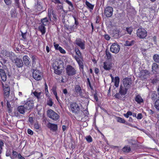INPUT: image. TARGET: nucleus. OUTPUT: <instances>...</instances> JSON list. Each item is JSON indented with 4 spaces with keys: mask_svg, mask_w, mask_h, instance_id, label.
Here are the masks:
<instances>
[{
    "mask_svg": "<svg viewBox=\"0 0 159 159\" xmlns=\"http://www.w3.org/2000/svg\"><path fill=\"white\" fill-rule=\"evenodd\" d=\"M69 109L75 114H77L80 111V107L76 102H72L70 104Z\"/></svg>",
    "mask_w": 159,
    "mask_h": 159,
    "instance_id": "nucleus-1",
    "label": "nucleus"
},
{
    "mask_svg": "<svg viewBox=\"0 0 159 159\" xmlns=\"http://www.w3.org/2000/svg\"><path fill=\"white\" fill-rule=\"evenodd\" d=\"M66 75L69 76L75 75L77 72L75 68L70 65H68L66 66Z\"/></svg>",
    "mask_w": 159,
    "mask_h": 159,
    "instance_id": "nucleus-2",
    "label": "nucleus"
},
{
    "mask_svg": "<svg viewBox=\"0 0 159 159\" xmlns=\"http://www.w3.org/2000/svg\"><path fill=\"white\" fill-rule=\"evenodd\" d=\"M136 35L140 39H143L147 36V32L144 29L139 28L137 30Z\"/></svg>",
    "mask_w": 159,
    "mask_h": 159,
    "instance_id": "nucleus-3",
    "label": "nucleus"
},
{
    "mask_svg": "<svg viewBox=\"0 0 159 159\" xmlns=\"http://www.w3.org/2000/svg\"><path fill=\"white\" fill-rule=\"evenodd\" d=\"M48 116L50 119L54 120H57L59 119V115L52 109H49L47 111Z\"/></svg>",
    "mask_w": 159,
    "mask_h": 159,
    "instance_id": "nucleus-4",
    "label": "nucleus"
},
{
    "mask_svg": "<svg viewBox=\"0 0 159 159\" xmlns=\"http://www.w3.org/2000/svg\"><path fill=\"white\" fill-rule=\"evenodd\" d=\"M52 66L55 74L59 75L61 74L62 70L58 61L54 62L52 64Z\"/></svg>",
    "mask_w": 159,
    "mask_h": 159,
    "instance_id": "nucleus-5",
    "label": "nucleus"
},
{
    "mask_svg": "<svg viewBox=\"0 0 159 159\" xmlns=\"http://www.w3.org/2000/svg\"><path fill=\"white\" fill-rule=\"evenodd\" d=\"M32 76L33 78L37 81L40 80L43 77L42 73L37 70H33Z\"/></svg>",
    "mask_w": 159,
    "mask_h": 159,
    "instance_id": "nucleus-6",
    "label": "nucleus"
},
{
    "mask_svg": "<svg viewBox=\"0 0 159 159\" xmlns=\"http://www.w3.org/2000/svg\"><path fill=\"white\" fill-rule=\"evenodd\" d=\"M75 43V44L81 49L84 50L85 48V41L80 38H77Z\"/></svg>",
    "mask_w": 159,
    "mask_h": 159,
    "instance_id": "nucleus-7",
    "label": "nucleus"
},
{
    "mask_svg": "<svg viewBox=\"0 0 159 159\" xmlns=\"http://www.w3.org/2000/svg\"><path fill=\"white\" fill-rule=\"evenodd\" d=\"M120 49V46L117 43H114L111 46L110 50L111 52L114 53H118Z\"/></svg>",
    "mask_w": 159,
    "mask_h": 159,
    "instance_id": "nucleus-8",
    "label": "nucleus"
},
{
    "mask_svg": "<svg viewBox=\"0 0 159 159\" xmlns=\"http://www.w3.org/2000/svg\"><path fill=\"white\" fill-rule=\"evenodd\" d=\"M113 9L112 7L108 6L106 7L104 10V14L107 17H111L113 13Z\"/></svg>",
    "mask_w": 159,
    "mask_h": 159,
    "instance_id": "nucleus-9",
    "label": "nucleus"
},
{
    "mask_svg": "<svg viewBox=\"0 0 159 159\" xmlns=\"http://www.w3.org/2000/svg\"><path fill=\"white\" fill-rule=\"evenodd\" d=\"M1 84L4 91V96L5 97L8 98L9 97L10 94V87L7 84L4 85L3 83L2 82H1Z\"/></svg>",
    "mask_w": 159,
    "mask_h": 159,
    "instance_id": "nucleus-10",
    "label": "nucleus"
},
{
    "mask_svg": "<svg viewBox=\"0 0 159 159\" xmlns=\"http://www.w3.org/2000/svg\"><path fill=\"white\" fill-rule=\"evenodd\" d=\"M74 58L79 65L80 70H81L82 72L83 73L84 72V65L82 62L83 59L82 60L81 58H79L77 57V56H76L74 57Z\"/></svg>",
    "mask_w": 159,
    "mask_h": 159,
    "instance_id": "nucleus-11",
    "label": "nucleus"
},
{
    "mask_svg": "<svg viewBox=\"0 0 159 159\" xmlns=\"http://www.w3.org/2000/svg\"><path fill=\"white\" fill-rule=\"evenodd\" d=\"M131 80L130 78H126L123 80V84L124 87L127 88L130 87V85L131 84Z\"/></svg>",
    "mask_w": 159,
    "mask_h": 159,
    "instance_id": "nucleus-12",
    "label": "nucleus"
},
{
    "mask_svg": "<svg viewBox=\"0 0 159 159\" xmlns=\"http://www.w3.org/2000/svg\"><path fill=\"white\" fill-rule=\"evenodd\" d=\"M103 67L104 70L109 71L112 68V63L111 62L105 61L103 63Z\"/></svg>",
    "mask_w": 159,
    "mask_h": 159,
    "instance_id": "nucleus-13",
    "label": "nucleus"
},
{
    "mask_svg": "<svg viewBox=\"0 0 159 159\" xmlns=\"http://www.w3.org/2000/svg\"><path fill=\"white\" fill-rule=\"evenodd\" d=\"M26 110H29L33 108L34 103L32 101H29L26 102L24 105Z\"/></svg>",
    "mask_w": 159,
    "mask_h": 159,
    "instance_id": "nucleus-14",
    "label": "nucleus"
},
{
    "mask_svg": "<svg viewBox=\"0 0 159 159\" xmlns=\"http://www.w3.org/2000/svg\"><path fill=\"white\" fill-rule=\"evenodd\" d=\"M47 127L49 128L50 130L53 131H55L57 129V124L51 123L49 122L47 125Z\"/></svg>",
    "mask_w": 159,
    "mask_h": 159,
    "instance_id": "nucleus-15",
    "label": "nucleus"
},
{
    "mask_svg": "<svg viewBox=\"0 0 159 159\" xmlns=\"http://www.w3.org/2000/svg\"><path fill=\"white\" fill-rule=\"evenodd\" d=\"M74 92L75 93L79 94L81 96L82 95V89L80 86L78 84L75 85L74 87Z\"/></svg>",
    "mask_w": 159,
    "mask_h": 159,
    "instance_id": "nucleus-16",
    "label": "nucleus"
},
{
    "mask_svg": "<svg viewBox=\"0 0 159 159\" xmlns=\"http://www.w3.org/2000/svg\"><path fill=\"white\" fill-rule=\"evenodd\" d=\"M23 60L25 65L29 67L30 66V59L27 55H25L23 57Z\"/></svg>",
    "mask_w": 159,
    "mask_h": 159,
    "instance_id": "nucleus-17",
    "label": "nucleus"
},
{
    "mask_svg": "<svg viewBox=\"0 0 159 159\" xmlns=\"http://www.w3.org/2000/svg\"><path fill=\"white\" fill-rule=\"evenodd\" d=\"M0 75L2 80L4 82H5L7 80V76L4 70L0 69Z\"/></svg>",
    "mask_w": 159,
    "mask_h": 159,
    "instance_id": "nucleus-18",
    "label": "nucleus"
},
{
    "mask_svg": "<svg viewBox=\"0 0 159 159\" xmlns=\"http://www.w3.org/2000/svg\"><path fill=\"white\" fill-rule=\"evenodd\" d=\"M152 71L153 73L157 74L159 72V66L156 63H153L152 65Z\"/></svg>",
    "mask_w": 159,
    "mask_h": 159,
    "instance_id": "nucleus-19",
    "label": "nucleus"
},
{
    "mask_svg": "<svg viewBox=\"0 0 159 159\" xmlns=\"http://www.w3.org/2000/svg\"><path fill=\"white\" fill-rule=\"evenodd\" d=\"M128 88L120 86L119 89V92L121 94V96H124L127 92Z\"/></svg>",
    "mask_w": 159,
    "mask_h": 159,
    "instance_id": "nucleus-20",
    "label": "nucleus"
},
{
    "mask_svg": "<svg viewBox=\"0 0 159 159\" xmlns=\"http://www.w3.org/2000/svg\"><path fill=\"white\" fill-rule=\"evenodd\" d=\"M15 60V63L18 67H21L23 66V64L21 59L16 58Z\"/></svg>",
    "mask_w": 159,
    "mask_h": 159,
    "instance_id": "nucleus-21",
    "label": "nucleus"
},
{
    "mask_svg": "<svg viewBox=\"0 0 159 159\" xmlns=\"http://www.w3.org/2000/svg\"><path fill=\"white\" fill-rule=\"evenodd\" d=\"M111 78L112 81L113 80H114L115 85L116 87H118L119 85L120 82V78L118 76H116L115 78V80L114 77L112 76L111 75Z\"/></svg>",
    "mask_w": 159,
    "mask_h": 159,
    "instance_id": "nucleus-22",
    "label": "nucleus"
},
{
    "mask_svg": "<svg viewBox=\"0 0 159 159\" xmlns=\"http://www.w3.org/2000/svg\"><path fill=\"white\" fill-rule=\"evenodd\" d=\"M17 110L20 114H23L25 113L26 110L23 105L18 106L17 108Z\"/></svg>",
    "mask_w": 159,
    "mask_h": 159,
    "instance_id": "nucleus-23",
    "label": "nucleus"
},
{
    "mask_svg": "<svg viewBox=\"0 0 159 159\" xmlns=\"http://www.w3.org/2000/svg\"><path fill=\"white\" fill-rule=\"evenodd\" d=\"M49 22L47 17H45L41 19V23L39 24H41L45 26L48 25Z\"/></svg>",
    "mask_w": 159,
    "mask_h": 159,
    "instance_id": "nucleus-24",
    "label": "nucleus"
},
{
    "mask_svg": "<svg viewBox=\"0 0 159 159\" xmlns=\"http://www.w3.org/2000/svg\"><path fill=\"white\" fill-rule=\"evenodd\" d=\"M135 101L138 104H141L143 102V100L141 96L138 94L136 96L135 98Z\"/></svg>",
    "mask_w": 159,
    "mask_h": 159,
    "instance_id": "nucleus-25",
    "label": "nucleus"
},
{
    "mask_svg": "<svg viewBox=\"0 0 159 159\" xmlns=\"http://www.w3.org/2000/svg\"><path fill=\"white\" fill-rule=\"evenodd\" d=\"M121 150L124 153H129L131 151V148L130 146L125 145L122 149Z\"/></svg>",
    "mask_w": 159,
    "mask_h": 159,
    "instance_id": "nucleus-26",
    "label": "nucleus"
},
{
    "mask_svg": "<svg viewBox=\"0 0 159 159\" xmlns=\"http://www.w3.org/2000/svg\"><path fill=\"white\" fill-rule=\"evenodd\" d=\"M40 24L38 27V29L39 31L43 35L46 33V28L45 26Z\"/></svg>",
    "mask_w": 159,
    "mask_h": 159,
    "instance_id": "nucleus-27",
    "label": "nucleus"
},
{
    "mask_svg": "<svg viewBox=\"0 0 159 159\" xmlns=\"http://www.w3.org/2000/svg\"><path fill=\"white\" fill-rule=\"evenodd\" d=\"M10 14L11 17L16 18L17 17V12L15 8H12L10 11Z\"/></svg>",
    "mask_w": 159,
    "mask_h": 159,
    "instance_id": "nucleus-28",
    "label": "nucleus"
},
{
    "mask_svg": "<svg viewBox=\"0 0 159 159\" xmlns=\"http://www.w3.org/2000/svg\"><path fill=\"white\" fill-rule=\"evenodd\" d=\"M105 54V57H106L107 60H110L112 59L111 54L107 49L106 50Z\"/></svg>",
    "mask_w": 159,
    "mask_h": 159,
    "instance_id": "nucleus-29",
    "label": "nucleus"
},
{
    "mask_svg": "<svg viewBox=\"0 0 159 159\" xmlns=\"http://www.w3.org/2000/svg\"><path fill=\"white\" fill-rule=\"evenodd\" d=\"M149 74V71L146 70H143L140 71L141 75L143 76L144 78H146V75H148Z\"/></svg>",
    "mask_w": 159,
    "mask_h": 159,
    "instance_id": "nucleus-30",
    "label": "nucleus"
},
{
    "mask_svg": "<svg viewBox=\"0 0 159 159\" xmlns=\"http://www.w3.org/2000/svg\"><path fill=\"white\" fill-rule=\"evenodd\" d=\"M75 51L76 54L78 56L77 57L79 58H81L82 60L83 57L82 56L81 53L79 49L78 48H75Z\"/></svg>",
    "mask_w": 159,
    "mask_h": 159,
    "instance_id": "nucleus-31",
    "label": "nucleus"
},
{
    "mask_svg": "<svg viewBox=\"0 0 159 159\" xmlns=\"http://www.w3.org/2000/svg\"><path fill=\"white\" fill-rule=\"evenodd\" d=\"M153 59L156 63H159V55L156 54L153 56Z\"/></svg>",
    "mask_w": 159,
    "mask_h": 159,
    "instance_id": "nucleus-32",
    "label": "nucleus"
},
{
    "mask_svg": "<svg viewBox=\"0 0 159 159\" xmlns=\"http://www.w3.org/2000/svg\"><path fill=\"white\" fill-rule=\"evenodd\" d=\"M41 2L38 1L37 2V6L36 8L37 11H41L43 10V6Z\"/></svg>",
    "mask_w": 159,
    "mask_h": 159,
    "instance_id": "nucleus-33",
    "label": "nucleus"
},
{
    "mask_svg": "<svg viewBox=\"0 0 159 159\" xmlns=\"http://www.w3.org/2000/svg\"><path fill=\"white\" fill-rule=\"evenodd\" d=\"M135 43V41L134 40L131 41H126L125 43V45L127 46H130L133 45Z\"/></svg>",
    "mask_w": 159,
    "mask_h": 159,
    "instance_id": "nucleus-34",
    "label": "nucleus"
},
{
    "mask_svg": "<svg viewBox=\"0 0 159 159\" xmlns=\"http://www.w3.org/2000/svg\"><path fill=\"white\" fill-rule=\"evenodd\" d=\"M85 4L88 8L90 9L91 10L93 9L94 7V5L92 4L88 1H86L85 2Z\"/></svg>",
    "mask_w": 159,
    "mask_h": 159,
    "instance_id": "nucleus-35",
    "label": "nucleus"
},
{
    "mask_svg": "<svg viewBox=\"0 0 159 159\" xmlns=\"http://www.w3.org/2000/svg\"><path fill=\"white\" fill-rule=\"evenodd\" d=\"M157 97V93L156 91H153L152 92L151 97L152 100L155 101Z\"/></svg>",
    "mask_w": 159,
    "mask_h": 159,
    "instance_id": "nucleus-36",
    "label": "nucleus"
},
{
    "mask_svg": "<svg viewBox=\"0 0 159 159\" xmlns=\"http://www.w3.org/2000/svg\"><path fill=\"white\" fill-rule=\"evenodd\" d=\"M32 59V66L33 67H34L36 64V57L34 55H32L31 57Z\"/></svg>",
    "mask_w": 159,
    "mask_h": 159,
    "instance_id": "nucleus-37",
    "label": "nucleus"
},
{
    "mask_svg": "<svg viewBox=\"0 0 159 159\" xmlns=\"http://www.w3.org/2000/svg\"><path fill=\"white\" fill-rule=\"evenodd\" d=\"M33 93L38 99H40V95L41 93V92H38L36 91H35Z\"/></svg>",
    "mask_w": 159,
    "mask_h": 159,
    "instance_id": "nucleus-38",
    "label": "nucleus"
},
{
    "mask_svg": "<svg viewBox=\"0 0 159 159\" xmlns=\"http://www.w3.org/2000/svg\"><path fill=\"white\" fill-rule=\"evenodd\" d=\"M65 2L69 5V6L70 7L71 10H73L74 9V6L71 2L69 0H65Z\"/></svg>",
    "mask_w": 159,
    "mask_h": 159,
    "instance_id": "nucleus-39",
    "label": "nucleus"
},
{
    "mask_svg": "<svg viewBox=\"0 0 159 159\" xmlns=\"http://www.w3.org/2000/svg\"><path fill=\"white\" fill-rule=\"evenodd\" d=\"M53 104V102L52 101V99L50 98L48 99L47 100V104L50 107H52Z\"/></svg>",
    "mask_w": 159,
    "mask_h": 159,
    "instance_id": "nucleus-40",
    "label": "nucleus"
},
{
    "mask_svg": "<svg viewBox=\"0 0 159 159\" xmlns=\"http://www.w3.org/2000/svg\"><path fill=\"white\" fill-rule=\"evenodd\" d=\"M126 31L127 32V33L131 34L133 31V28L132 27H127L126 28Z\"/></svg>",
    "mask_w": 159,
    "mask_h": 159,
    "instance_id": "nucleus-41",
    "label": "nucleus"
},
{
    "mask_svg": "<svg viewBox=\"0 0 159 159\" xmlns=\"http://www.w3.org/2000/svg\"><path fill=\"white\" fill-rule=\"evenodd\" d=\"M117 121L120 123H125V120L121 117H118L117 118Z\"/></svg>",
    "mask_w": 159,
    "mask_h": 159,
    "instance_id": "nucleus-42",
    "label": "nucleus"
},
{
    "mask_svg": "<svg viewBox=\"0 0 159 159\" xmlns=\"http://www.w3.org/2000/svg\"><path fill=\"white\" fill-rule=\"evenodd\" d=\"M154 105L156 108L159 111V99L156 100L154 103Z\"/></svg>",
    "mask_w": 159,
    "mask_h": 159,
    "instance_id": "nucleus-43",
    "label": "nucleus"
},
{
    "mask_svg": "<svg viewBox=\"0 0 159 159\" xmlns=\"http://www.w3.org/2000/svg\"><path fill=\"white\" fill-rule=\"evenodd\" d=\"M114 96L116 98L121 99L123 96H121V94L119 92L118 93H116Z\"/></svg>",
    "mask_w": 159,
    "mask_h": 159,
    "instance_id": "nucleus-44",
    "label": "nucleus"
},
{
    "mask_svg": "<svg viewBox=\"0 0 159 159\" xmlns=\"http://www.w3.org/2000/svg\"><path fill=\"white\" fill-rule=\"evenodd\" d=\"M4 145V144L3 141L2 140H0V154H1L2 152V151Z\"/></svg>",
    "mask_w": 159,
    "mask_h": 159,
    "instance_id": "nucleus-45",
    "label": "nucleus"
},
{
    "mask_svg": "<svg viewBox=\"0 0 159 159\" xmlns=\"http://www.w3.org/2000/svg\"><path fill=\"white\" fill-rule=\"evenodd\" d=\"M123 115L126 118H128L129 116L132 115V113L131 111H128L126 113L124 114Z\"/></svg>",
    "mask_w": 159,
    "mask_h": 159,
    "instance_id": "nucleus-46",
    "label": "nucleus"
},
{
    "mask_svg": "<svg viewBox=\"0 0 159 159\" xmlns=\"http://www.w3.org/2000/svg\"><path fill=\"white\" fill-rule=\"evenodd\" d=\"M11 152L10 150H7L6 152V156L7 157H10L11 159H14V157H12L11 156Z\"/></svg>",
    "mask_w": 159,
    "mask_h": 159,
    "instance_id": "nucleus-47",
    "label": "nucleus"
},
{
    "mask_svg": "<svg viewBox=\"0 0 159 159\" xmlns=\"http://www.w3.org/2000/svg\"><path fill=\"white\" fill-rule=\"evenodd\" d=\"M86 139L87 141L89 143L92 142L93 141L92 138L90 135L87 136L86 137Z\"/></svg>",
    "mask_w": 159,
    "mask_h": 159,
    "instance_id": "nucleus-48",
    "label": "nucleus"
},
{
    "mask_svg": "<svg viewBox=\"0 0 159 159\" xmlns=\"http://www.w3.org/2000/svg\"><path fill=\"white\" fill-rule=\"evenodd\" d=\"M78 26H75V25H73L72 26H70L69 29V31H74V30L77 29Z\"/></svg>",
    "mask_w": 159,
    "mask_h": 159,
    "instance_id": "nucleus-49",
    "label": "nucleus"
},
{
    "mask_svg": "<svg viewBox=\"0 0 159 159\" xmlns=\"http://www.w3.org/2000/svg\"><path fill=\"white\" fill-rule=\"evenodd\" d=\"M52 92L53 94L56 97L57 96V93L56 91V87H53L52 89Z\"/></svg>",
    "mask_w": 159,
    "mask_h": 159,
    "instance_id": "nucleus-50",
    "label": "nucleus"
},
{
    "mask_svg": "<svg viewBox=\"0 0 159 159\" xmlns=\"http://www.w3.org/2000/svg\"><path fill=\"white\" fill-rule=\"evenodd\" d=\"M4 1L5 3L7 5H10L12 3L11 0H4Z\"/></svg>",
    "mask_w": 159,
    "mask_h": 159,
    "instance_id": "nucleus-51",
    "label": "nucleus"
},
{
    "mask_svg": "<svg viewBox=\"0 0 159 159\" xmlns=\"http://www.w3.org/2000/svg\"><path fill=\"white\" fill-rule=\"evenodd\" d=\"M58 50L61 53L64 54L66 53V51L65 50L61 47H60L59 48Z\"/></svg>",
    "mask_w": 159,
    "mask_h": 159,
    "instance_id": "nucleus-52",
    "label": "nucleus"
},
{
    "mask_svg": "<svg viewBox=\"0 0 159 159\" xmlns=\"http://www.w3.org/2000/svg\"><path fill=\"white\" fill-rule=\"evenodd\" d=\"M87 85L89 86L91 90L93 89V88L91 85L90 80L89 78H87Z\"/></svg>",
    "mask_w": 159,
    "mask_h": 159,
    "instance_id": "nucleus-53",
    "label": "nucleus"
},
{
    "mask_svg": "<svg viewBox=\"0 0 159 159\" xmlns=\"http://www.w3.org/2000/svg\"><path fill=\"white\" fill-rule=\"evenodd\" d=\"M16 6L18 8H19L20 7V3L19 2V0H14Z\"/></svg>",
    "mask_w": 159,
    "mask_h": 159,
    "instance_id": "nucleus-54",
    "label": "nucleus"
},
{
    "mask_svg": "<svg viewBox=\"0 0 159 159\" xmlns=\"http://www.w3.org/2000/svg\"><path fill=\"white\" fill-rule=\"evenodd\" d=\"M73 17L75 20V26H78L79 25V22L78 21V19H76V17L75 16H73Z\"/></svg>",
    "mask_w": 159,
    "mask_h": 159,
    "instance_id": "nucleus-55",
    "label": "nucleus"
},
{
    "mask_svg": "<svg viewBox=\"0 0 159 159\" xmlns=\"http://www.w3.org/2000/svg\"><path fill=\"white\" fill-rule=\"evenodd\" d=\"M1 58V59H0V61L2 65L5 64L6 63V62L7 61V60L6 59H5L4 58L2 57Z\"/></svg>",
    "mask_w": 159,
    "mask_h": 159,
    "instance_id": "nucleus-56",
    "label": "nucleus"
},
{
    "mask_svg": "<svg viewBox=\"0 0 159 159\" xmlns=\"http://www.w3.org/2000/svg\"><path fill=\"white\" fill-rule=\"evenodd\" d=\"M26 33H23L22 32H21V36L22 37V40H25L26 39Z\"/></svg>",
    "mask_w": 159,
    "mask_h": 159,
    "instance_id": "nucleus-57",
    "label": "nucleus"
},
{
    "mask_svg": "<svg viewBox=\"0 0 159 159\" xmlns=\"http://www.w3.org/2000/svg\"><path fill=\"white\" fill-rule=\"evenodd\" d=\"M12 155L13 157H14V158H16V157L18 156V153L17 152L13 151L12 152Z\"/></svg>",
    "mask_w": 159,
    "mask_h": 159,
    "instance_id": "nucleus-58",
    "label": "nucleus"
},
{
    "mask_svg": "<svg viewBox=\"0 0 159 159\" xmlns=\"http://www.w3.org/2000/svg\"><path fill=\"white\" fill-rule=\"evenodd\" d=\"M104 39L107 41L109 40L111 38V37L110 35L107 34H106L104 35Z\"/></svg>",
    "mask_w": 159,
    "mask_h": 159,
    "instance_id": "nucleus-59",
    "label": "nucleus"
},
{
    "mask_svg": "<svg viewBox=\"0 0 159 159\" xmlns=\"http://www.w3.org/2000/svg\"><path fill=\"white\" fill-rule=\"evenodd\" d=\"M101 20V17L99 16H97L96 18V23H99Z\"/></svg>",
    "mask_w": 159,
    "mask_h": 159,
    "instance_id": "nucleus-60",
    "label": "nucleus"
},
{
    "mask_svg": "<svg viewBox=\"0 0 159 159\" xmlns=\"http://www.w3.org/2000/svg\"><path fill=\"white\" fill-rule=\"evenodd\" d=\"M53 44L55 50H58L59 48L60 47L59 46V45L58 44H56L55 42H54Z\"/></svg>",
    "mask_w": 159,
    "mask_h": 159,
    "instance_id": "nucleus-61",
    "label": "nucleus"
},
{
    "mask_svg": "<svg viewBox=\"0 0 159 159\" xmlns=\"http://www.w3.org/2000/svg\"><path fill=\"white\" fill-rule=\"evenodd\" d=\"M52 2L55 4H62V3H61L59 0H53Z\"/></svg>",
    "mask_w": 159,
    "mask_h": 159,
    "instance_id": "nucleus-62",
    "label": "nucleus"
},
{
    "mask_svg": "<svg viewBox=\"0 0 159 159\" xmlns=\"http://www.w3.org/2000/svg\"><path fill=\"white\" fill-rule=\"evenodd\" d=\"M63 93L65 96L68 95L69 94L67 90L66 89H65L63 90Z\"/></svg>",
    "mask_w": 159,
    "mask_h": 159,
    "instance_id": "nucleus-63",
    "label": "nucleus"
},
{
    "mask_svg": "<svg viewBox=\"0 0 159 159\" xmlns=\"http://www.w3.org/2000/svg\"><path fill=\"white\" fill-rule=\"evenodd\" d=\"M34 127L37 129H39V126L37 123H35L34 125Z\"/></svg>",
    "mask_w": 159,
    "mask_h": 159,
    "instance_id": "nucleus-64",
    "label": "nucleus"
}]
</instances>
